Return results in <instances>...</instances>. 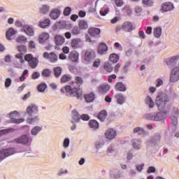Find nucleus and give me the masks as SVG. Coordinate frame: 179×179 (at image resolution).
Returning <instances> with one entry per match:
<instances>
[{"label":"nucleus","instance_id":"a19ab883","mask_svg":"<svg viewBox=\"0 0 179 179\" xmlns=\"http://www.w3.org/2000/svg\"><path fill=\"white\" fill-rule=\"evenodd\" d=\"M17 50L19 51V52H20V54H26V52H27V48H26L25 45H20L17 48Z\"/></svg>","mask_w":179,"mask_h":179},{"label":"nucleus","instance_id":"c756f323","mask_svg":"<svg viewBox=\"0 0 179 179\" xmlns=\"http://www.w3.org/2000/svg\"><path fill=\"white\" fill-rule=\"evenodd\" d=\"M78 26L81 30H86V29L89 27L87 22H86L85 20H80L78 23Z\"/></svg>","mask_w":179,"mask_h":179},{"label":"nucleus","instance_id":"bf43d9fd","mask_svg":"<svg viewBox=\"0 0 179 179\" xmlns=\"http://www.w3.org/2000/svg\"><path fill=\"white\" fill-rule=\"evenodd\" d=\"M131 66V62H127L124 64V69H123V72L127 73L128 72V69Z\"/></svg>","mask_w":179,"mask_h":179},{"label":"nucleus","instance_id":"e433bc0d","mask_svg":"<svg viewBox=\"0 0 179 179\" xmlns=\"http://www.w3.org/2000/svg\"><path fill=\"white\" fill-rule=\"evenodd\" d=\"M15 33H16V31H15L13 28L9 29V30L6 34L7 40H10V37H12V36H14Z\"/></svg>","mask_w":179,"mask_h":179},{"label":"nucleus","instance_id":"f8f14e48","mask_svg":"<svg viewBox=\"0 0 179 179\" xmlns=\"http://www.w3.org/2000/svg\"><path fill=\"white\" fill-rule=\"evenodd\" d=\"M105 135L107 139H114L117 136V131L113 129H108Z\"/></svg>","mask_w":179,"mask_h":179},{"label":"nucleus","instance_id":"72a5a7b5","mask_svg":"<svg viewBox=\"0 0 179 179\" xmlns=\"http://www.w3.org/2000/svg\"><path fill=\"white\" fill-rule=\"evenodd\" d=\"M54 73L56 78H59V76H61V73H62V67L61 66L55 67L54 69Z\"/></svg>","mask_w":179,"mask_h":179},{"label":"nucleus","instance_id":"f03ea898","mask_svg":"<svg viewBox=\"0 0 179 179\" xmlns=\"http://www.w3.org/2000/svg\"><path fill=\"white\" fill-rule=\"evenodd\" d=\"M169 101L170 98H169V95L163 92L159 93L156 99V104L159 111H163V110H164V108L166 107V104Z\"/></svg>","mask_w":179,"mask_h":179},{"label":"nucleus","instance_id":"dca6fc26","mask_svg":"<svg viewBox=\"0 0 179 179\" xmlns=\"http://www.w3.org/2000/svg\"><path fill=\"white\" fill-rule=\"evenodd\" d=\"M80 43H82V39H80V38H76L74 39H72L71 43V48L73 50L79 48V45L80 44Z\"/></svg>","mask_w":179,"mask_h":179},{"label":"nucleus","instance_id":"6ab92c4d","mask_svg":"<svg viewBox=\"0 0 179 179\" xmlns=\"http://www.w3.org/2000/svg\"><path fill=\"white\" fill-rule=\"evenodd\" d=\"M108 50V47H107V45L104 43H100L98 47L99 54H104L105 52H107Z\"/></svg>","mask_w":179,"mask_h":179},{"label":"nucleus","instance_id":"4468645a","mask_svg":"<svg viewBox=\"0 0 179 179\" xmlns=\"http://www.w3.org/2000/svg\"><path fill=\"white\" fill-rule=\"evenodd\" d=\"M122 30H124V31H127V33H130V31H132V30H134L132 23L129 22H124L122 24Z\"/></svg>","mask_w":179,"mask_h":179},{"label":"nucleus","instance_id":"c9c22d12","mask_svg":"<svg viewBox=\"0 0 179 179\" xmlns=\"http://www.w3.org/2000/svg\"><path fill=\"white\" fill-rule=\"evenodd\" d=\"M154 36L156 38H159L162 36V28L156 27L154 29Z\"/></svg>","mask_w":179,"mask_h":179},{"label":"nucleus","instance_id":"c85d7f7f","mask_svg":"<svg viewBox=\"0 0 179 179\" xmlns=\"http://www.w3.org/2000/svg\"><path fill=\"white\" fill-rule=\"evenodd\" d=\"M98 118L103 122L107 118V111H101L98 115Z\"/></svg>","mask_w":179,"mask_h":179},{"label":"nucleus","instance_id":"1a4fd4ad","mask_svg":"<svg viewBox=\"0 0 179 179\" xmlns=\"http://www.w3.org/2000/svg\"><path fill=\"white\" fill-rule=\"evenodd\" d=\"M68 58L71 62H78L79 61V52L76 50H73L69 54Z\"/></svg>","mask_w":179,"mask_h":179},{"label":"nucleus","instance_id":"6e6552de","mask_svg":"<svg viewBox=\"0 0 179 179\" xmlns=\"http://www.w3.org/2000/svg\"><path fill=\"white\" fill-rule=\"evenodd\" d=\"M14 142L15 143H20L22 145H27V143H29V142H31V141L27 135H23L21 137L15 138L14 140Z\"/></svg>","mask_w":179,"mask_h":179},{"label":"nucleus","instance_id":"20e7f679","mask_svg":"<svg viewBox=\"0 0 179 179\" xmlns=\"http://www.w3.org/2000/svg\"><path fill=\"white\" fill-rule=\"evenodd\" d=\"M16 153V148H10L5 150H0V160H3L6 159V157H9V156H12V155H15Z\"/></svg>","mask_w":179,"mask_h":179},{"label":"nucleus","instance_id":"0eeeda50","mask_svg":"<svg viewBox=\"0 0 179 179\" xmlns=\"http://www.w3.org/2000/svg\"><path fill=\"white\" fill-rule=\"evenodd\" d=\"M179 55L173 56L171 58H167L164 60L165 64L170 68H173L177 62H178Z\"/></svg>","mask_w":179,"mask_h":179},{"label":"nucleus","instance_id":"de8ad7c7","mask_svg":"<svg viewBox=\"0 0 179 179\" xmlns=\"http://www.w3.org/2000/svg\"><path fill=\"white\" fill-rule=\"evenodd\" d=\"M99 13H100L101 16H106V15H107V13H108V8L107 7H103L100 10Z\"/></svg>","mask_w":179,"mask_h":179},{"label":"nucleus","instance_id":"ddd939ff","mask_svg":"<svg viewBox=\"0 0 179 179\" xmlns=\"http://www.w3.org/2000/svg\"><path fill=\"white\" fill-rule=\"evenodd\" d=\"M55 42L56 45H62L65 43V38L62 35H55Z\"/></svg>","mask_w":179,"mask_h":179},{"label":"nucleus","instance_id":"2f4dec72","mask_svg":"<svg viewBox=\"0 0 179 179\" xmlns=\"http://www.w3.org/2000/svg\"><path fill=\"white\" fill-rule=\"evenodd\" d=\"M72 118L76 122H79V121H80V117H79L78 111L75 110L72 111Z\"/></svg>","mask_w":179,"mask_h":179},{"label":"nucleus","instance_id":"13d9d810","mask_svg":"<svg viewBox=\"0 0 179 179\" xmlns=\"http://www.w3.org/2000/svg\"><path fill=\"white\" fill-rule=\"evenodd\" d=\"M144 117L146 118V120H150V121H155V115H153V114H145L144 115Z\"/></svg>","mask_w":179,"mask_h":179},{"label":"nucleus","instance_id":"37998d69","mask_svg":"<svg viewBox=\"0 0 179 179\" xmlns=\"http://www.w3.org/2000/svg\"><path fill=\"white\" fill-rule=\"evenodd\" d=\"M134 134H138V135H143L145 134V130L141 127H136L134 129Z\"/></svg>","mask_w":179,"mask_h":179},{"label":"nucleus","instance_id":"5701e85b","mask_svg":"<svg viewBox=\"0 0 179 179\" xmlns=\"http://www.w3.org/2000/svg\"><path fill=\"white\" fill-rule=\"evenodd\" d=\"M167 113H164L163 112H159L155 115L154 120L155 121H162L166 118Z\"/></svg>","mask_w":179,"mask_h":179},{"label":"nucleus","instance_id":"423d86ee","mask_svg":"<svg viewBox=\"0 0 179 179\" xmlns=\"http://www.w3.org/2000/svg\"><path fill=\"white\" fill-rule=\"evenodd\" d=\"M179 80V66L175 67L171 73L170 82L174 83L175 82H178Z\"/></svg>","mask_w":179,"mask_h":179},{"label":"nucleus","instance_id":"f704fd0d","mask_svg":"<svg viewBox=\"0 0 179 179\" xmlns=\"http://www.w3.org/2000/svg\"><path fill=\"white\" fill-rule=\"evenodd\" d=\"M52 73V71H51V69H45L42 71V76H44V78H50Z\"/></svg>","mask_w":179,"mask_h":179},{"label":"nucleus","instance_id":"052dcab7","mask_svg":"<svg viewBox=\"0 0 179 179\" xmlns=\"http://www.w3.org/2000/svg\"><path fill=\"white\" fill-rule=\"evenodd\" d=\"M40 78V73L38 71H35L32 73L31 78L34 80L38 79Z\"/></svg>","mask_w":179,"mask_h":179},{"label":"nucleus","instance_id":"f3484780","mask_svg":"<svg viewBox=\"0 0 179 179\" xmlns=\"http://www.w3.org/2000/svg\"><path fill=\"white\" fill-rule=\"evenodd\" d=\"M115 89L117 92H126L127 91V87L122 82H119V83H116L115 85Z\"/></svg>","mask_w":179,"mask_h":179},{"label":"nucleus","instance_id":"3c124183","mask_svg":"<svg viewBox=\"0 0 179 179\" xmlns=\"http://www.w3.org/2000/svg\"><path fill=\"white\" fill-rule=\"evenodd\" d=\"M24 121V119H15V118H11L10 122L13 124H21V122H23Z\"/></svg>","mask_w":179,"mask_h":179},{"label":"nucleus","instance_id":"4be33fe9","mask_svg":"<svg viewBox=\"0 0 179 179\" xmlns=\"http://www.w3.org/2000/svg\"><path fill=\"white\" fill-rule=\"evenodd\" d=\"M48 38H50V34L48 33L43 32L38 37L39 43H45Z\"/></svg>","mask_w":179,"mask_h":179},{"label":"nucleus","instance_id":"a18cd8bd","mask_svg":"<svg viewBox=\"0 0 179 179\" xmlns=\"http://www.w3.org/2000/svg\"><path fill=\"white\" fill-rule=\"evenodd\" d=\"M40 131H41V127L36 126L31 129V134L37 135V134H38V132H40Z\"/></svg>","mask_w":179,"mask_h":179},{"label":"nucleus","instance_id":"9b49d317","mask_svg":"<svg viewBox=\"0 0 179 179\" xmlns=\"http://www.w3.org/2000/svg\"><path fill=\"white\" fill-rule=\"evenodd\" d=\"M94 51L92 50H86L85 53V61H86L87 62H90L91 59L94 58Z\"/></svg>","mask_w":179,"mask_h":179},{"label":"nucleus","instance_id":"9d476101","mask_svg":"<svg viewBox=\"0 0 179 179\" xmlns=\"http://www.w3.org/2000/svg\"><path fill=\"white\" fill-rule=\"evenodd\" d=\"M27 113L29 115L36 114V113H38V107L36 104L32 103L27 108Z\"/></svg>","mask_w":179,"mask_h":179},{"label":"nucleus","instance_id":"412c9836","mask_svg":"<svg viewBox=\"0 0 179 179\" xmlns=\"http://www.w3.org/2000/svg\"><path fill=\"white\" fill-rule=\"evenodd\" d=\"M23 29L24 33H26L27 36H34V30H33V28H31V27L29 25H24L23 27Z\"/></svg>","mask_w":179,"mask_h":179},{"label":"nucleus","instance_id":"aec40b11","mask_svg":"<svg viewBox=\"0 0 179 179\" xmlns=\"http://www.w3.org/2000/svg\"><path fill=\"white\" fill-rule=\"evenodd\" d=\"M88 33L90 36H92V37H96V36H99V34H100L101 31L100 29L98 28H90Z\"/></svg>","mask_w":179,"mask_h":179},{"label":"nucleus","instance_id":"c03bdc74","mask_svg":"<svg viewBox=\"0 0 179 179\" xmlns=\"http://www.w3.org/2000/svg\"><path fill=\"white\" fill-rule=\"evenodd\" d=\"M50 11V7L47 5H43L40 10L41 13L45 14Z\"/></svg>","mask_w":179,"mask_h":179},{"label":"nucleus","instance_id":"39448f33","mask_svg":"<svg viewBox=\"0 0 179 179\" xmlns=\"http://www.w3.org/2000/svg\"><path fill=\"white\" fill-rule=\"evenodd\" d=\"M43 58L45 59H48L49 62H51L52 64H55L58 61V56L55 52H45L43 55Z\"/></svg>","mask_w":179,"mask_h":179},{"label":"nucleus","instance_id":"49530a36","mask_svg":"<svg viewBox=\"0 0 179 179\" xmlns=\"http://www.w3.org/2000/svg\"><path fill=\"white\" fill-rule=\"evenodd\" d=\"M16 41H17V43H27V38H26L24 36H19L18 38H17Z\"/></svg>","mask_w":179,"mask_h":179},{"label":"nucleus","instance_id":"338daca9","mask_svg":"<svg viewBox=\"0 0 179 179\" xmlns=\"http://www.w3.org/2000/svg\"><path fill=\"white\" fill-rule=\"evenodd\" d=\"M12 85V80L10 78H6L5 82L6 87H9Z\"/></svg>","mask_w":179,"mask_h":179},{"label":"nucleus","instance_id":"473e14b6","mask_svg":"<svg viewBox=\"0 0 179 179\" xmlns=\"http://www.w3.org/2000/svg\"><path fill=\"white\" fill-rule=\"evenodd\" d=\"M145 103L149 106L150 108H153V107H155V102L153 101L150 96L146 97Z\"/></svg>","mask_w":179,"mask_h":179},{"label":"nucleus","instance_id":"cd10ccee","mask_svg":"<svg viewBox=\"0 0 179 179\" xmlns=\"http://www.w3.org/2000/svg\"><path fill=\"white\" fill-rule=\"evenodd\" d=\"M50 23H51L50 19H45L44 21L40 22L39 27L41 29H45V27H48V26H50Z\"/></svg>","mask_w":179,"mask_h":179},{"label":"nucleus","instance_id":"6e6d98bb","mask_svg":"<svg viewBox=\"0 0 179 179\" xmlns=\"http://www.w3.org/2000/svg\"><path fill=\"white\" fill-rule=\"evenodd\" d=\"M71 12H72V9L71 8V7L65 8L64 10V16H69L71 15Z\"/></svg>","mask_w":179,"mask_h":179},{"label":"nucleus","instance_id":"2eb2a0df","mask_svg":"<svg viewBox=\"0 0 179 179\" xmlns=\"http://www.w3.org/2000/svg\"><path fill=\"white\" fill-rule=\"evenodd\" d=\"M109 90L110 85H108V84L101 85L98 87V92H99V93H101V94H106V93H107V92H108Z\"/></svg>","mask_w":179,"mask_h":179},{"label":"nucleus","instance_id":"58836bf2","mask_svg":"<svg viewBox=\"0 0 179 179\" xmlns=\"http://www.w3.org/2000/svg\"><path fill=\"white\" fill-rule=\"evenodd\" d=\"M103 69H105V71H106L107 72H113V65H111V64H110L109 62H106L103 65Z\"/></svg>","mask_w":179,"mask_h":179},{"label":"nucleus","instance_id":"f257e3e1","mask_svg":"<svg viewBox=\"0 0 179 179\" xmlns=\"http://www.w3.org/2000/svg\"><path fill=\"white\" fill-rule=\"evenodd\" d=\"M62 93H66L67 96H76L77 99H82L83 96V91L79 88H72L69 85L65 86L64 88L60 90Z\"/></svg>","mask_w":179,"mask_h":179},{"label":"nucleus","instance_id":"7c9ffc66","mask_svg":"<svg viewBox=\"0 0 179 179\" xmlns=\"http://www.w3.org/2000/svg\"><path fill=\"white\" fill-rule=\"evenodd\" d=\"M72 79V76L69 74H66L62 76L61 78V83H66V82H69Z\"/></svg>","mask_w":179,"mask_h":179},{"label":"nucleus","instance_id":"ea45409f","mask_svg":"<svg viewBox=\"0 0 179 179\" xmlns=\"http://www.w3.org/2000/svg\"><path fill=\"white\" fill-rule=\"evenodd\" d=\"M89 126L94 129H97L99 128V122L96 120H90L89 122Z\"/></svg>","mask_w":179,"mask_h":179},{"label":"nucleus","instance_id":"79ce46f5","mask_svg":"<svg viewBox=\"0 0 179 179\" xmlns=\"http://www.w3.org/2000/svg\"><path fill=\"white\" fill-rule=\"evenodd\" d=\"M141 140H137V141H133V148L134 149H141Z\"/></svg>","mask_w":179,"mask_h":179},{"label":"nucleus","instance_id":"4d7b16f0","mask_svg":"<svg viewBox=\"0 0 179 179\" xmlns=\"http://www.w3.org/2000/svg\"><path fill=\"white\" fill-rule=\"evenodd\" d=\"M100 64H101V60L100 59H96L93 62L94 68H99L100 66Z\"/></svg>","mask_w":179,"mask_h":179},{"label":"nucleus","instance_id":"393cba45","mask_svg":"<svg viewBox=\"0 0 179 179\" xmlns=\"http://www.w3.org/2000/svg\"><path fill=\"white\" fill-rule=\"evenodd\" d=\"M95 97L96 96L93 92L84 95V99L87 103H92V101L94 100Z\"/></svg>","mask_w":179,"mask_h":179},{"label":"nucleus","instance_id":"680f3d73","mask_svg":"<svg viewBox=\"0 0 179 179\" xmlns=\"http://www.w3.org/2000/svg\"><path fill=\"white\" fill-rule=\"evenodd\" d=\"M80 118L83 121H89V120H90V116L87 114H84L80 116Z\"/></svg>","mask_w":179,"mask_h":179},{"label":"nucleus","instance_id":"0e129e2a","mask_svg":"<svg viewBox=\"0 0 179 179\" xmlns=\"http://www.w3.org/2000/svg\"><path fill=\"white\" fill-rule=\"evenodd\" d=\"M172 113L175 115H179V109L178 107L177 106H173V109H172Z\"/></svg>","mask_w":179,"mask_h":179},{"label":"nucleus","instance_id":"7ed1b4c3","mask_svg":"<svg viewBox=\"0 0 179 179\" xmlns=\"http://www.w3.org/2000/svg\"><path fill=\"white\" fill-rule=\"evenodd\" d=\"M24 59L28 62V64L31 69H36V68H37V65H38V59L36 57H33V55H26L24 56Z\"/></svg>","mask_w":179,"mask_h":179},{"label":"nucleus","instance_id":"774afa93","mask_svg":"<svg viewBox=\"0 0 179 179\" xmlns=\"http://www.w3.org/2000/svg\"><path fill=\"white\" fill-rule=\"evenodd\" d=\"M114 178L115 179H120L122 177V173L117 172L113 175Z\"/></svg>","mask_w":179,"mask_h":179},{"label":"nucleus","instance_id":"e2e57ef3","mask_svg":"<svg viewBox=\"0 0 179 179\" xmlns=\"http://www.w3.org/2000/svg\"><path fill=\"white\" fill-rule=\"evenodd\" d=\"M116 6L121 7L124 5V1L122 0H114Z\"/></svg>","mask_w":179,"mask_h":179},{"label":"nucleus","instance_id":"b1692460","mask_svg":"<svg viewBox=\"0 0 179 179\" xmlns=\"http://www.w3.org/2000/svg\"><path fill=\"white\" fill-rule=\"evenodd\" d=\"M173 6L171 3H164L162 6V10L164 12H169V10H171L173 9Z\"/></svg>","mask_w":179,"mask_h":179},{"label":"nucleus","instance_id":"a211bd4d","mask_svg":"<svg viewBox=\"0 0 179 179\" xmlns=\"http://www.w3.org/2000/svg\"><path fill=\"white\" fill-rule=\"evenodd\" d=\"M59 15H61V11H59V9L55 8L50 12V16L52 19L55 20L59 17Z\"/></svg>","mask_w":179,"mask_h":179},{"label":"nucleus","instance_id":"bb28decb","mask_svg":"<svg viewBox=\"0 0 179 179\" xmlns=\"http://www.w3.org/2000/svg\"><path fill=\"white\" fill-rule=\"evenodd\" d=\"M115 99L118 104H124L125 102V98L122 94H117L115 95Z\"/></svg>","mask_w":179,"mask_h":179},{"label":"nucleus","instance_id":"864d4df0","mask_svg":"<svg viewBox=\"0 0 179 179\" xmlns=\"http://www.w3.org/2000/svg\"><path fill=\"white\" fill-rule=\"evenodd\" d=\"M80 33V28L78 27H74L72 29V34L78 36Z\"/></svg>","mask_w":179,"mask_h":179},{"label":"nucleus","instance_id":"09e8293b","mask_svg":"<svg viewBox=\"0 0 179 179\" xmlns=\"http://www.w3.org/2000/svg\"><path fill=\"white\" fill-rule=\"evenodd\" d=\"M27 122L28 124H36V122H38V117H35L34 118L27 119Z\"/></svg>","mask_w":179,"mask_h":179},{"label":"nucleus","instance_id":"5fc2aeb1","mask_svg":"<svg viewBox=\"0 0 179 179\" xmlns=\"http://www.w3.org/2000/svg\"><path fill=\"white\" fill-rule=\"evenodd\" d=\"M143 3L146 6H153V1L152 0H143Z\"/></svg>","mask_w":179,"mask_h":179},{"label":"nucleus","instance_id":"a878e982","mask_svg":"<svg viewBox=\"0 0 179 179\" xmlns=\"http://www.w3.org/2000/svg\"><path fill=\"white\" fill-rule=\"evenodd\" d=\"M109 61L113 64H117L120 61V57L117 54L113 53L109 56Z\"/></svg>","mask_w":179,"mask_h":179},{"label":"nucleus","instance_id":"4c0bfd02","mask_svg":"<svg viewBox=\"0 0 179 179\" xmlns=\"http://www.w3.org/2000/svg\"><path fill=\"white\" fill-rule=\"evenodd\" d=\"M75 83L77 85L78 87H80L82 85H83V78L80 76H77L75 78Z\"/></svg>","mask_w":179,"mask_h":179},{"label":"nucleus","instance_id":"69168bd1","mask_svg":"<svg viewBox=\"0 0 179 179\" xmlns=\"http://www.w3.org/2000/svg\"><path fill=\"white\" fill-rule=\"evenodd\" d=\"M29 48L31 50H34L36 48V43L34 41H31L29 42Z\"/></svg>","mask_w":179,"mask_h":179},{"label":"nucleus","instance_id":"8fccbe9b","mask_svg":"<svg viewBox=\"0 0 179 179\" xmlns=\"http://www.w3.org/2000/svg\"><path fill=\"white\" fill-rule=\"evenodd\" d=\"M171 124H172V125L173 127H177V125L178 124V119L177 118V117L171 116Z\"/></svg>","mask_w":179,"mask_h":179},{"label":"nucleus","instance_id":"603ef678","mask_svg":"<svg viewBox=\"0 0 179 179\" xmlns=\"http://www.w3.org/2000/svg\"><path fill=\"white\" fill-rule=\"evenodd\" d=\"M47 89V84L45 83H41L38 86V92H44Z\"/></svg>","mask_w":179,"mask_h":179}]
</instances>
